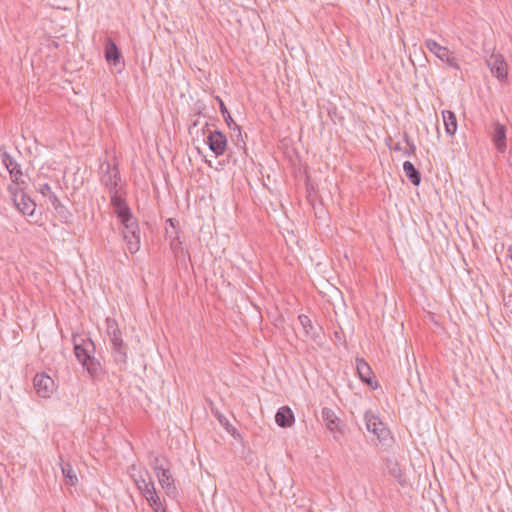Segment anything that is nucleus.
<instances>
[{
  "instance_id": "f257e3e1",
  "label": "nucleus",
  "mask_w": 512,
  "mask_h": 512,
  "mask_svg": "<svg viewBox=\"0 0 512 512\" xmlns=\"http://www.w3.org/2000/svg\"><path fill=\"white\" fill-rule=\"evenodd\" d=\"M74 354L81 365L86 369L92 379L103 374V367L98 359L94 357L95 344L91 338H82L73 335Z\"/></svg>"
},
{
  "instance_id": "f03ea898",
  "label": "nucleus",
  "mask_w": 512,
  "mask_h": 512,
  "mask_svg": "<svg viewBox=\"0 0 512 512\" xmlns=\"http://www.w3.org/2000/svg\"><path fill=\"white\" fill-rule=\"evenodd\" d=\"M106 333L112 344V355L114 361L120 368H125L128 360V346L124 343L122 332L114 318H106Z\"/></svg>"
},
{
  "instance_id": "7ed1b4c3",
  "label": "nucleus",
  "mask_w": 512,
  "mask_h": 512,
  "mask_svg": "<svg viewBox=\"0 0 512 512\" xmlns=\"http://www.w3.org/2000/svg\"><path fill=\"white\" fill-rule=\"evenodd\" d=\"M366 428L369 432H372L380 444L384 448L391 447L394 439L390 430L386 425L371 411H367L364 415Z\"/></svg>"
},
{
  "instance_id": "20e7f679",
  "label": "nucleus",
  "mask_w": 512,
  "mask_h": 512,
  "mask_svg": "<svg viewBox=\"0 0 512 512\" xmlns=\"http://www.w3.org/2000/svg\"><path fill=\"white\" fill-rule=\"evenodd\" d=\"M124 229L122 231L127 249L130 253H136L140 248V229L137 219L131 215L120 221Z\"/></svg>"
},
{
  "instance_id": "39448f33",
  "label": "nucleus",
  "mask_w": 512,
  "mask_h": 512,
  "mask_svg": "<svg viewBox=\"0 0 512 512\" xmlns=\"http://www.w3.org/2000/svg\"><path fill=\"white\" fill-rule=\"evenodd\" d=\"M425 47L439 60L444 62L448 67L456 71L461 70L458 59L454 56V53L448 47L440 45L433 39H426Z\"/></svg>"
},
{
  "instance_id": "423d86ee",
  "label": "nucleus",
  "mask_w": 512,
  "mask_h": 512,
  "mask_svg": "<svg viewBox=\"0 0 512 512\" xmlns=\"http://www.w3.org/2000/svg\"><path fill=\"white\" fill-rule=\"evenodd\" d=\"M8 190L12 193L14 204L18 210L24 215L32 216L36 208L35 202L22 190L12 186H9Z\"/></svg>"
},
{
  "instance_id": "0eeeda50",
  "label": "nucleus",
  "mask_w": 512,
  "mask_h": 512,
  "mask_svg": "<svg viewBox=\"0 0 512 512\" xmlns=\"http://www.w3.org/2000/svg\"><path fill=\"white\" fill-rule=\"evenodd\" d=\"M142 484L140 485L138 483V488L141 490L142 495L147 500L149 506L155 511L159 512L161 509L165 511V509L162 507V502L160 497L158 496L156 492L155 485L153 481L146 482L144 479L142 480Z\"/></svg>"
},
{
  "instance_id": "6e6552de",
  "label": "nucleus",
  "mask_w": 512,
  "mask_h": 512,
  "mask_svg": "<svg viewBox=\"0 0 512 512\" xmlns=\"http://www.w3.org/2000/svg\"><path fill=\"white\" fill-rule=\"evenodd\" d=\"M486 63L490 68L491 73L499 80L505 81L508 76L507 64L501 54L492 53L487 58Z\"/></svg>"
},
{
  "instance_id": "1a4fd4ad",
  "label": "nucleus",
  "mask_w": 512,
  "mask_h": 512,
  "mask_svg": "<svg viewBox=\"0 0 512 512\" xmlns=\"http://www.w3.org/2000/svg\"><path fill=\"white\" fill-rule=\"evenodd\" d=\"M206 143L216 157L223 155L227 149L226 135L219 130L210 131Z\"/></svg>"
},
{
  "instance_id": "9d476101",
  "label": "nucleus",
  "mask_w": 512,
  "mask_h": 512,
  "mask_svg": "<svg viewBox=\"0 0 512 512\" xmlns=\"http://www.w3.org/2000/svg\"><path fill=\"white\" fill-rule=\"evenodd\" d=\"M1 160L6 169L9 171L11 180L14 184L22 183V170L20 165L13 159V157L4 149L0 148Z\"/></svg>"
},
{
  "instance_id": "9b49d317",
  "label": "nucleus",
  "mask_w": 512,
  "mask_h": 512,
  "mask_svg": "<svg viewBox=\"0 0 512 512\" xmlns=\"http://www.w3.org/2000/svg\"><path fill=\"white\" fill-rule=\"evenodd\" d=\"M36 393L42 398H48L52 393L54 381L45 373H37L33 379Z\"/></svg>"
},
{
  "instance_id": "f8f14e48",
  "label": "nucleus",
  "mask_w": 512,
  "mask_h": 512,
  "mask_svg": "<svg viewBox=\"0 0 512 512\" xmlns=\"http://www.w3.org/2000/svg\"><path fill=\"white\" fill-rule=\"evenodd\" d=\"M357 373L361 381L367 384L372 389H377L379 384L373 380V372L368 363L362 358H356Z\"/></svg>"
},
{
  "instance_id": "ddd939ff",
  "label": "nucleus",
  "mask_w": 512,
  "mask_h": 512,
  "mask_svg": "<svg viewBox=\"0 0 512 512\" xmlns=\"http://www.w3.org/2000/svg\"><path fill=\"white\" fill-rule=\"evenodd\" d=\"M111 205L120 221L133 215L125 199L118 195V191L111 193Z\"/></svg>"
},
{
  "instance_id": "4468645a",
  "label": "nucleus",
  "mask_w": 512,
  "mask_h": 512,
  "mask_svg": "<svg viewBox=\"0 0 512 512\" xmlns=\"http://www.w3.org/2000/svg\"><path fill=\"white\" fill-rule=\"evenodd\" d=\"M120 181V173L117 166L113 168L107 164V169L101 177L102 184L109 189L110 193L117 191L118 182Z\"/></svg>"
},
{
  "instance_id": "2eb2a0df",
  "label": "nucleus",
  "mask_w": 512,
  "mask_h": 512,
  "mask_svg": "<svg viewBox=\"0 0 512 512\" xmlns=\"http://www.w3.org/2000/svg\"><path fill=\"white\" fill-rule=\"evenodd\" d=\"M156 476L159 484L165 490L168 496H171L176 493L177 489L174 483V478L170 472L169 466L159 471V474H156Z\"/></svg>"
},
{
  "instance_id": "dca6fc26",
  "label": "nucleus",
  "mask_w": 512,
  "mask_h": 512,
  "mask_svg": "<svg viewBox=\"0 0 512 512\" xmlns=\"http://www.w3.org/2000/svg\"><path fill=\"white\" fill-rule=\"evenodd\" d=\"M506 126L496 122L494 123V131L492 133V141L496 147V149L503 153L506 150L507 142H506Z\"/></svg>"
},
{
  "instance_id": "f3484780",
  "label": "nucleus",
  "mask_w": 512,
  "mask_h": 512,
  "mask_svg": "<svg viewBox=\"0 0 512 512\" xmlns=\"http://www.w3.org/2000/svg\"><path fill=\"white\" fill-rule=\"evenodd\" d=\"M275 422L279 427H291L295 422L294 413L289 406H282L275 415Z\"/></svg>"
},
{
  "instance_id": "a211bd4d",
  "label": "nucleus",
  "mask_w": 512,
  "mask_h": 512,
  "mask_svg": "<svg viewBox=\"0 0 512 512\" xmlns=\"http://www.w3.org/2000/svg\"><path fill=\"white\" fill-rule=\"evenodd\" d=\"M104 54L106 61L114 66H117L122 58L119 48L111 38L106 39Z\"/></svg>"
},
{
  "instance_id": "6ab92c4d",
  "label": "nucleus",
  "mask_w": 512,
  "mask_h": 512,
  "mask_svg": "<svg viewBox=\"0 0 512 512\" xmlns=\"http://www.w3.org/2000/svg\"><path fill=\"white\" fill-rule=\"evenodd\" d=\"M216 100L219 103L220 112L229 129L233 130L234 132H237V137H241V127L233 120L223 100L219 96L216 97Z\"/></svg>"
},
{
  "instance_id": "aec40b11",
  "label": "nucleus",
  "mask_w": 512,
  "mask_h": 512,
  "mask_svg": "<svg viewBox=\"0 0 512 512\" xmlns=\"http://www.w3.org/2000/svg\"><path fill=\"white\" fill-rule=\"evenodd\" d=\"M322 419L325 422L326 428L331 432L339 429V418L333 409L324 407L322 409Z\"/></svg>"
},
{
  "instance_id": "412c9836",
  "label": "nucleus",
  "mask_w": 512,
  "mask_h": 512,
  "mask_svg": "<svg viewBox=\"0 0 512 512\" xmlns=\"http://www.w3.org/2000/svg\"><path fill=\"white\" fill-rule=\"evenodd\" d=\"M445 132L449 136H453L457 131V119L455 113L450 110L442 111Z\"/></svg>"
},
{
  "instance_id": "4be33fe9",
  "label": "nucleus",
  "mask_w": 512,
  "mask_h": 512,
  "mask_svg": "<svg viewBox=\"0 0 512 512\" xmlns=\"http://www.w3.org/2000/svg\"><path fill=\"white\" fill-rule=\"evenodd\" d=\"M403 170L405 172L406 177L409 179V181L415 185L419 186L421 183V173L419 170L414 166V164L410 161H405L403 163Z\"/></svg>"
},
{
  "instance_id": "5701e85b",
  "label": "nucleus",
  "mask_w": 512,
  "mask_h": 512,
  "mask_svg": "<svg viewBox=\"0 0 512 512\" xmlns=\"http://www.w3.org/2000/svg\"><path fill=\"white\" fill-rule=\"evenodd\" d=\"M404 140L408 147L403 148L400 142L395 143L394 145H389V148L395 152H402L405 156H412L416 152V146L413 141L410 139L407 133H404Z\"/></svg>"
},
{
  "instance_id": "b1692460",
  "label": "nucleus",
  "mask_w": 512,
  "mask_h": 512,
  "mask_svg": "<svg viewBox=\"0 0 512 512\" xmlns=\"http://www.w3.org/2000/svg\"><path fill=\"white\" fill-rule=\"evenodd\" d=\"M60 460H61L60 467H61L62 474L65 478V483L68 485L74 486L77 483L78 478H77V475H76L72 465L69 462H64L61 457H60Z\"/></svg>"
},
{
  "instance_id": "393cba45",
  "label": "nucleus",
  "mask_w": 512,
  "mask_h": 512,
  "mask_svg": "<svg viewBox=\"0 0 512 512\" xmlns=\"http://www.w3.org/2000/svg\"><path fill=\"white\" fill-rule=\"evenodd\" d=\"M167 238L170 239V248L174 254L175 257H180L183 255L184 250L182 247V242L179 239V233L178 231L169 232V230H166Z\"/></svg>"
},
{
  "instance_id": "a878e982",
  "label": "nucleus",
  "mask_w": 512,
  "mask_h": 512,
  "mask_svg": "<svg viewBox=\"0 0 512 512\" xmlns=\"http://www.w3.org/2000/svg\"><path fill=\"white\" fill-rule=\"evenodd\" d=\"M150 465L152 466L155 474H159V471L169 466V462L166 457L156 455L154 452L149 453Z\"/></svg>"
},
{
  "instance_id": "bb28decb",
  "label": "nucleus",
  "mask_w": 512,
  "mask_h": 512,
  "mask_svg": "<svg viewBox=\"0 0 512 512\" xmlns=\"http://www.w3.org/2000/svg\"><path fill=\"white\" fill-rule=\"evenodd\" d=\"M219 423L224 427V429L232 435L234 438L240 437V434L237 432L236 428L230 424L229 420L219 412L215 413Z\"/></svg>"
},
{
  "instance_id": "cd10ccee",
  "label": "nucleus",
  "mask_w": 512,
  "mask_h": 512,
  "mask_svg": "<svg viewBox=\"0 0 512 512\" xmlns=\"http://www.w3.org/2000/svg\"><path fill=\"white\" fill-rule=\"evenodd\" d=\"M327 113H328V116L330 117L331 121L334 123V124H340L342 125L343 122H344V117L343 115L338 111V108L336 107V105L334 104H330L328 107H327Z\"/></svg>"
},
{
  "instance_id": "c85d7f7f",
  "label": "nucleus",
  "mask_w": 512,
  "mask_h": 512,
  "mask_svg": "<svg viewBox=\"0 0 512 512\" xmlns=\"http://www.w3.org/2000/svg\"><path fill=\"white\" fill-rule=\"evenodd\" d=\"M298 320L305 332V335H309L311 333V331L313 330V324H312V321L309 318V316H307L305 314H300L298 316Z\"/></svg>"
},
{
  "instance_id": "c756f323",
  "label": "nucleus",
  "mask_w": 512,
  "mask_h": 512,
  "mask_svg": "<svg viewBox=\"0 0 512 512\" xmlns=\"http://www.w3.org/2000/svg\"><path fill=\"white\" fill-rule=\"evenodd\" d=\"M48 198L55 210L59 211V209H65L59 198L54 193H51V195Z\"/></svg>"
},
{
  "instance_id": "7c9ffc66",
  "label": "nucleus",
  "mask_w": 512,
  "mask_h": 512,
  "mask_svg": "<svg viewBox=\"0 0 512 512\" xmlns=\"http://www.w3.org/2000/svg\"><path fill=\"white\" fill-rule=\"evenodd\" d=\"M38 190L43 196H47V197H49L51 195V193H53L51 186L48 183L41 184L39 186Z\"/></svg>"
},
{
  "instance_id": "2f4dec72",
  "label": "nucleus",
  "mask_w": 512,
  "mask_h": 512,
  "mask_svg": "<svg viewBox=\"0 0 512 512\" xmlns=\"http://www.w3.org/2000/svg\"><path fill=\"white\" fill-rule=\"evenodd\" d=\"M166 222H167V223H168V224H169V225H170V226H171L175 231H177V230H176V226H177L178 222H177L175 219L169 218V219H167V221H166Z\"/></svg>"
},
{
  "instance_id": "473e14b6",
  "label": "nucleus",
  "mask_w": 512,
  "mask_h": 512,
  "mask_svg": "<svg viewBox=\"0 0 512 512\" xmlns=\"http://www.w3.org/2000/svg\"><path fill=\"white\" fill-rule=\"evenodd\" d=\"M393 475L396 476V477L397 476H401V470L398 467L394 468L393 469Z\"/></svg>"
},
{
  "instance_id": "72a5a7b5",
  "label": "nucleus",
  "mask_w": 512,
  "mask_h": 512,
  "mask_svg": "<svg viewBox=\"0 0 512 512\" xmlns=\"http://www.w3.org/2000/svg\"><path fill=\"white\" fill-rule=\"evenodd\" d=\"M198 124H199L198 120L193 121V122L191 123V125H190V128H189V129H191L192 127H196V126H198Z\"/></svg>"
}]
</instances>
